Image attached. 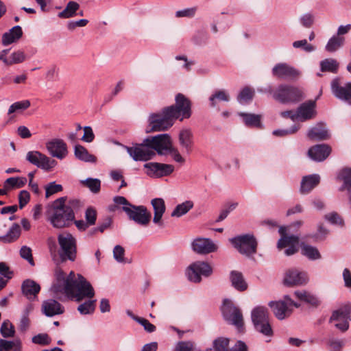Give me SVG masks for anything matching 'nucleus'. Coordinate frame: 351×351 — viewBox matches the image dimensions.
Returning a JSON list of instances; mask_svg holds the SVG:
<instances>
[{
  "label": "nucleus",
  "mask_w": 351,
  "mask_h": 351,
  "mask_svg": "<svg viewBox=\"0 0 351 351\" xmlns=\"http://www.w3.org/2000/svg\"><path fill=\"white\" fill-rule=\"evenodd\" d=\"M85 217L86 222L90 225L93 226L95 223L97 219V212L93 208H88L86 209L85 213Z\"/></svg>",
  "instance_id": "nucleus-57"
},
{
  "label": "nucleus",
  "mask_w": 351,
  "mask_h": 351,
  "mask_svg": "<svg viewBox=\"0 0 351 351\" xmlns=\"http://www.w3.org/2000/svg\"><path fill=\"white\" fill-rule=\"evenodd\" d=\"M0 332L3 337H12L14 335V328L9 320L4 321L1 326Z\"/></svg>",
  "instance_id": "nucleus-48"
},
{
  "label": "nucleus",
  "mask_w": 351,
  "mask_h": 351,
  "mask_svg": "<svg viewBox=\"0 0 351 351\" xmlns=\"http://www.w3.org/2000/svg\"><path fill=\"white\" fill-rule=\"evenodd\" d=\"M143 167L147 169V175L152 178L167 176L174 171L173 165L169 164L148 162L145 163Z\"/></svg>",
  "instance_id": "nucleus-16"
},
{
  "label": "nucleus",
  "mask_w": 351,
  "mask_h": 351,
  "mask_svg": "<svg viewBox=\"0 0 351 351\" xmlns=\"http://www.w3.org/2000/svg\"><path fill=\"white\" fill-rule=\"evenodd\" d=\"M25 159L30 164L44 171H49L57 165V162L38 151H29Z\"/></svg>",
  "instance_id": "nucleus-13"
},
{
  "label": "nucleus",
  "mask_w": 351,
  "mask_h": 351,
  "mask_svg": "<svg viewBox=\"0 0 351 351\" xmlns=\"http://www.w3.org/2000/svg\"><path fill=\"white\" fill-rule=\"evenodd\" d=\"M212 273V267L204 261L194 262L191 263L186 270L188 279L195 283H198L202 281V276L208 277Z\"/></svg>",
  "instance_id": "nucleus-12"
},
{
  "label": "nucleus",
  "mask_w": 351,
  "mask_h": 351,
  "mask_svg": "<svg viewBox=\"0 0 351 351\" xmlns=\"http://www.w3.org/2000/svg\"><path fill=\"white\" fill-rule=\"evenodd\" d=\"M193 207V203L191 201H186L176 206L171 213V217H180L187 213Z\"/></svg>",
  "instance_id": "nucleus-39"
},
{
  "label": "nucleus",
  "mask_w": 351,
  "mask_h": 351,
  "mask_svg": "<svg viewBox=\"0 0 351 351\" xmlns=\"http://www.w3.org/2000/svg\"><path fill=\"white\" fill-rule=\"evenodd\" d=\"M179 143L186 154H190L193 147V133L190 129L184 128L179 133Z\"/></svg>",
  "instance_id": "nucleus-26"
},
{
  "label": "nucleus",
  "mask_w": 351,
  "mask_h": 351,
  "mask_svg": "<svg viewBox=\"0 0 351 351\" xmlns=\"http://www.w3.org/2000/svg\"><path fill=\"white\" fill-rule=\"evenodd\" d=\"M243 117L245 123L249 126L258 127L261 125V117L254 114L240 113Z\"/></svg>",
  "instance_id": "nucleus-47"
},
{
  "label": "nucleus",
  "mask_w": 351,
  "mask_h": 351,
  "mask_svg": "<svg viewBox=\"0 0 351 351\" xmlns=\"http://www.w3.org/2000/svg\"><path fill=\"white\" fill-rule=\"evenodd\" d=\"M320 181L318 175L313 174L304 176L301 182L300 192L302 193H307L315 187Z\"/></svg>",
  "instance_id": "nucleus-29"
},
{
  "label": "nucleus",
  "mask_w": 351,
  "mask_h": 351,
  "mask_svg": "<svg viewBox=\"0 0 351 351\" xmlns=\"http://www.w3.org/2000/svg\"><path fill=\"white\" fill-rule=\"evenodd\" d=\"M29 193L25 190L21 191L19 195V208H23L29 201Z\"/></svg>",
  "instance_id": "nucleus-60"
},
{
  "label": "nucleus",
  "mask_w": 351,
  "mask_h": 351,
  "mask_svg": "<svg viewBox=\"0 0 351 351\" xmlns=\"http://www.w3.org/2000/svg\"><path fill=\"white\" fill-rule=\"evenodd\" d=\"M238 252L246 256H251L256 253L258 242L253 234L239 235L229 239Z\"/></svg>",
  "instance_id": "nucleus-8"
},
{
  "label": "nucleus",
  "mask_w": 351,
  "mask_h": 351,
  "mask_svg": "<svg viewBox=\"0 0 351 351\" xmlns=\"http://www.w3.org/2000/svg\"><path fill=\"white\" fill-rule=\"evenodd\" d=\"M307 136L313 141H325L330 138V134L326 125L319 123L309 129Z\"/></svg>",
  "instance_id": "nucleus-22"
},
{
  "label": "nucleus",
  "mask_w": 351,
  "mask_h": 351,
  "mask_svg": "<svg viewBox=\"0 0 351 351\" xmlns=\"http://www.w3.org/2000/svg\"><path fill=\"white\" fill-rule=\"evenodd\" d=\"M81 183L94 193H97L100 191L101 182L99 179L89 178L82 180Z\"/></svg>",
  "instance_id": "nucleus-46"
},
{
  "label": "nucleus",
  "mask_w": 351,
  "mask_h": 351,
  "mask_svg": "<svg viewBox=\"0 0 351 351\" xmlns=\"http://www.w3.org/2000/svg\"><path fill=\"white\" fill-rule=\"evenodd\" d=\"M124 254H125V250L122 246L117 245L114 247L113 256H114V258L117 262H119V263H124L125 262Z\"/></svg>",
  "instance_id": "nucleus-56"
},
{
  "label": "nucleus",
  "mask_w": 351,
  "mask_h": 351,
  "mask_svg": "<svg viewBox=\"0 0 351 351\" xmlns=\"http://www.w3.org/2000/svg\"><path fill=\"white\" fill-rule=\"evenodd\" d=\"M197 12V8H189L182 10H178L176 12V16L178 18L182 17H193Z\"/></svg>",
  "instance_id": "nucleus-55"
},
{
  "label": "nucleus",
  "mask_w": 351,
  "mask_h": 351,
  "mask_svg": "<svg viewBox=\"0 0 351 351\" xmlns=\"http://www.w3.org/2000/svg\"><path fill=\"white\" fill-rule=\"evenodd\" d=\"M80 5L75 1H69L65 8L58 14V16L62 19H68L75 16L76 12L79 10Z\"/></svg>",
  "instance_id": "nucleus-36"
},
{
  "label": "nucleus",
  "mask_w": 351,
  "mask_h": 351,
  "mask_svg": "<svg viewBox=\"0 0 351 351\" xmlns=\"http://www.w3.org/2000/svg\"><path fill=\"white\" fill-rule=\"evenodd\" d=\"M16 345L13 341L2 339H0V351L11 350Z\"/></svg>",
  "instance_id": "nucleus-63"
},
{
  "label": "nucleus",
  "mask_w": 351,
  "mask_h": 351,
  "mask_svg": "<svg viewBox=\"0 0 351 351\" xmlns=\"http://www.w3.org/2000/svg\"><path fill=\"white\" fill-rule=\"evenodd\" d=\"M332 148L327 144H319L312 146L308 151V156L317 162L325 160L330 154Z\"/></svg>",
  "instance_id": "nucleus-19"
},
{
  "label": "nucleus",
  "mask_w": 351,
  "mask_h": 351,
  "mask_svg": "<svg viewBox=\"0 0 351 351\" xmlns=\"http://www.w3.org/2000/svg\"><path fill=\"white\" fill-rule=\"evenodd\" d=\"M60 250L58 254L62 262L74 261L77 255L76 240L69 233L60 234L58 237Z\"/></svg>",
  "instance_id": "nucleus-7"
},
{
  "label": "nucleus",
  "mask_w": 351,
  "mask_h": 351,
  "mask_svg": "<svg viewBox=\"0 0 351 351\" xmlns=\"http://www.w3.org/2000/svg\"><path fill=\"white\" fill-rule=\"evenodd\" d=\"M169 134H160L145 138L141 143L134 144L132 147L125 146L128 154L135 161H147L156 154L162 155L172 146Z\"/></svg>",
  "instance_id": "nucleus-1"
},
{
  "label": "nucleus",
  "mask_w": 351,
  "mask_h": 351,
  "mask_svg": "<svg viewBox=\"0 0 351 351\" xmlns=\"http://www.w3.org/2000/svg\"><path fill=\"white\" fill-rule=\"evenodd\" d=\"M299 129L298 126L294 125L290 129L287 130H276L273 132V134L275 136H283L288 134H294Z\"/></svg>",
  "instance_id": "nucleus-62"
},
{
  "label": "nucleus",
  "mask_w": 351,
  "mask_h": 351,
  "mask_svg": "<svg viewBox=\"0 0 351 351\" xmlns=\"http://www.w3.org/2000/svg\"><path fill=\"white\" fill-rule=\"evenodd\" d=\"M251 317L256 331L265 336L271 337L273 330L269 321V313L266 307L256 306L252 311Z\"/></svg>",
  "instance_id": "nucleus-6"
},
{
  "label": "nucleus",
  "mask_w": 351,
  "mask_h": 351,
  "mask_svg": "<svg viewBox=\"0 0 351 351\" xmlns=\"http://www.w3.org/2000/svg\"><path fill=\"white\" fill-rule=\"evenodd\" d=\"M308 278L306 273L298 270H289L284 278V283L288 286L302 285L306 284Z\"/></svg>",
  "instance_id": "nucleus-21"
},
{
  "label": "nucleus",
  "mask_w": 351,
  "mask_h": 351,
  "mask_svg": "<svg viewBox=\"0 0 351 351\" xmlns=\"http://www.w3.org/2000/svg\"><path fill=\"white\" fill-rule=\"evenodd\" d=\"M23 294L29 300H34L40 291V285L32 280H25L21 285Z\"/></svg>",
  "instance_id": "nucleus-25"
},
{
  "label": "nucleus",
  "mask_w": 351,
  "mask_h": 351,
  "mask_svg": "<svg viewBox=\"0 0 351 351\" xmlns=\"http://www.w3.org/2000/svg\"><path fill=\"white\" fill-rule=\"evenodd\" d=\"M19 254L21 257L23 259L26 260L32 266L35 265L30 247L26 245L22 246L20 249Z\"/></svg>",
  "instance_id": "nucleus-51"
},
{
  "label": "nucleus",
  "mask_w": 351,
  "mask_h": 351,
  "mask_svg": "<svg viewBox=\"0 0 351 351\" xmlns=\"http://www.w3.org/2000/svg\"><path fill=\"white\" fill-rule=\"evenodd\" d=\"M45 197L48 198L51 195L62 191L63 187L61 184L51 182L45 186Z\"/></svg>",
  "instance_id": "nucleus-50"
},
{
  "label": "nucleus",
  "mask_w": 351,
  "mask_h": 351,
  "mask_svg": "<svg viewBox=\"0 0 351 351\" xmlns=\"http://www.w3.org/2000/svg\"><path fill=\"white\" fill-rule=\"evenodd\" d=\"M43 313L47 317L60 315L64 312V307L56 300L50 299L44 301L42 305Z\"/></svg>",
  "instance_id": "nucleus-23"
},
{
  "label": "nucleus",
  "mask_w": 351,
  "mask_h": 351,
  "mask_svg": "<svg viewBox=\"0 0 351 351\" xmlns=\"http://www.w3.org/2000/svg\"><path fill=\"white\" fill-rule=\"evenodd\" d=\"M23 36L22 28L19 25H16L11 28L8 32H5L2 36V45L3 46L9 45L16 42Z\"/></svg>",
  "instance_id": "nucleus-27"
},
{
  "label": "nucleus",
  "mask_w": 351,
  "mask_h": 351,
  "mask_svg": "<svg viewBox=\"0 0 351 351\" xmlns=\"http://www.w3.org/2000/svg\"><path fill=\"white\" fill-rule=\"evenodd\" d=\"M0 274L1 276H3L5 278H6L8 280H10L13 276V271L10 270L8 265L3 263H0Z\"/></svg>",
  "instance_id": "nucleus-61"
},
{
  "label": "nucleus",
  "mask_w": 351,
  "mask_h": 351,
  "mask_svg": "<svg viewBox=\"0 0 351 351\" xmlns=\"http://www.w3.org/2000/svg\"><path fill=\"white\" fill-rule=\"evenodd\" d=\"M193 250L199 254H208L217 251V246L207 238H197L192 242Z\"/></svg>",
  "instance_id": "nucleus-18"
},
{
  "label": "nucleus",
  "mask_w": 351,
  "mask_h": 351,
  "mask_svg": "<svg viewBox=\"0 0 351 351\" xmlns=\"http://www.w3.org/2000/svg\"><path fill=\"white\" fill-rule=\"evenodd\" d=\"M21 230L18 223H13L8 232L0 236V242L3 243H11L16 241L21 235Z\"/></svg>",
  "instance_id": "nucleus-30"
},
{
  "label": "nucleus",
  "mask_w": 351,
  "mask_h": 351,
  "mask_svg": "<svg viewBox=\"0 0 351 351\" xmlns=\"http://www.w3.org/2000/svg\"><path fill=\"white\" fill-rule=\"evenodd\" d=\"M95 300L86 301L78 306L77 311L82 315L92 314L95 309Z\"/></svg>",
  "instance_id": "nucleus-45"
},
{
  "label": "nucleus",
  "mask_w": 351,
  "mask_h": 351,
  "mask_svg": "<svg viewBox=\"0 0 351 351\" xmlns=\"http://www.w3.org/2000/svg\"><path fill=\"white\" fill-rule=\"evenodd\" d=\"M270 94L273 99L281 104H295L303 98L302 91L298 87L287 84H280L275 90L269 86L264 91Z\"/></svg>",
  "instance_id": "nucleus-4"
},
{
  "label": "nucleus",
  "mask_w": 351,
  "mask_h": 351,
  "mask_svg": "<svg viewBox=\"0 0 351 351\" xmlns=\"http://www.w3.org/2000/svg\"><path fill=\"white\" fill-rule=\"evenodd\" d=\"M66 286L57 285L53 287L54 296L62 300V296L65 295L70 300L80 302L83 299L92 298L95 295L94 289L89 282L80 274L75 278L73 271H71L66 277Z\"/></svg>",
  "instance_id": "nucleus-2"
},
{
  "label": "nucleus",
  "mask_w": 351,
  "mask_h": 351,
  "mask_svg": "<svg viewBox=\"0 0 351 351\" xmlns=\"http://www.w3.org/2000/svg\"><path fill=\"white\" fill-rule=\"evenodd\" d=\"M115 201L119 204H123L122 210L126 213L130 220L142 226L149 223L151 214L147 212L145 206L133 205L125 197H117Z\"/></svg>",
  "instance_id": "nucleus-5"
},
{
  "label": "nucleus",
  "mask_w": 351,
  "mask_h": 351,
  "mask_svg": "<svg viewBox=\"0 0 351 351\" xmlns=\"http://www.w3.org/2000/svg\"><path fill=\"white\" fill-rule=\"evenodd\" d=\"M351 314V304H346L339 308L337 310H335L332 312V315L330 318V322H332L334 321H344L348 320L350 318V315Z\"/></svg>",
  "instance_id": "nucleus-31"
},
{
  "label": "nucleus",
  "mask_w": 351,
  "mask_h": 351,
  "mask_svg": "<svg viewBox=\"0 0 351 351\" xmlns=\"http://www.w3.org/2000/svg\"><path fill=\"white\" fill-rule=\"evenodd\" d=\"M315 101L303 103L298 109L297 118H299L302 121L312 119L315 115Z\"/></svg>",
  "instance_id": "nucleus-24"
},
{
  "label": "nucleus",
  "mask_w": 351,
  "mask_h": 351,
  "mask_svg": "<svg viewBox=\"0 0 351 351\" xmlns=\"http://www.w3.org/2000/svg\"><path fill=\"white\" fill-rule=\"evenodd\" d=\"M339 178L343 181V185L340 188V191H343L345 189L348 191H351V168L343 169L339 174Z\"/></svg>",
  "instance_id": "nucleus-40"
},
{
  "label": "nucleus",
  "mask_w": 351,
  "mask_h": 351,
  "mask_svg": "<svg viewBox=\"0 0 351 351\" xmlns=\"http://www.w3.org/2000/svg\"><path fill=\"white\" fill-rule=\"evenodd\" d=\"M269 306L271 308L274 315L280 320H282L291 315L293 309L289 308L286 300L282 301H271Z\"/></svg>",
  "instance_id": "nucleus-20"
},
{
  "label": "nucleus",
  "mask_w": 351,
  "mask_h": 351,
  "mask_svg": "<svg viewBox=\"0 0 351 351\" xmlns=\"http://www.w3.org/2000/svg\"><path fill=\"white\" fill-rule=\"evenodd\" d=\"M75 156L84 162L95 163L97 161V158L89 154L88 150L81 145H76L74 147Z\"/></svg>",
  "instance_id": "nucleus-32"
},
{
  "label": "nucleus",
  "mask_w": 351,
  "mask_h": 351,
  "mask_svg": "<svg viewBox=\"0 0 351 351\" xmlns=\"http://www.w3.org/2000/svg\"><path fill=\"white\" fill-rule=\"evenodd\" d=\"M175 351H195V344L191 341H182L178 342Z\"/></svg>",
  "instance_id": "nucleus-52"
},
{
  "label": "nucleus",
  "mask_w": 351,
  "mask_h": 351,
  "mask_svg": "<svg viewBox=\"0 0 351 351\" xmlns=\"http://www.w3.org/2000/svg\"><path fill=\"white\" fill-rule=\"evenodd\" d=\"M301 253L311 260H317L321 258L320 253L318 250L313 246L309 245L304 243L300 244Z\"/></svg>",
  "instance_id": "nucleus-37"
},
{
  "label": "nucleus",
  "mask_w": 351,
  "mask_h": 351,
  "mask_svg": "<svg viewBox=\"0 0 351 351\" xmlns=\"http://www.w3.org/2000/svg\"><path fill=\"white\" fill-rule=\"evenodd\" d=\"M191 101L183 94L178 93L176 97L175 105L166 107L174 119H188L191 115Z\"/></svg>",
  "instance_id": "nucleus-10"
},
{
  "label": "nucleus",
  "mask_w": 351,
  "mask_h": 351,
  "mask_svg": "<svg viewBox=\"0 0 351 351\" xmlns=\"http://www.w3.org/2000/svg\"><path fill=\"white\" fill-rule=\"evenodd\" d=\"M26 59V56L22 51H17L13 52L9 58H4L3 62L8 66L19 64L24 62Z\"/></svg>",
  "instance_id": "nucleus-41"
},
{
  "label": "nucleus",
  "mask_w": 351,
  "mask_h": 351,
  "mask_svg": "<svg viewBox=\"0 0 351 351\" xmlns=\"http://www.w3.org/2000/svg\"><path fill=\"white\" fill-rule=\"evenodd\" d=\"M230 350L231 351H248V347L244 341H243L241 340H238V341H237V342L235 343L234 346H232L230 348Z\"/></svg>",
  "instance_id": "nucleus-64"
},
{
  "label": "nucleus",
  "mask_w": 351,
  "mask_h": 351,
  "mask_svg": "<svg viewBox=\"0 0 351 351\" xmlns=\"http://www.w3.org/2000/svg\"><path fill=\"white\" fill-rule=\"evenodd\" d=\"M330 88L336 98L351 104V82L342 85L339 78L336 77L331 82Z\"/></svg>",
  "instance_id": "nucleus-14"
},
{
  "label": "nucleus",
  "mask_w": 351,
  "mask_h": 351,
  "mask_svg": "<svg viewBox=\"0 0 351 351\" xmlns=\"http://www.w3.org/2000/svg\"><path fill=\"white\" fill-rule=\"evenodd\" d=\"M254 97V91L248 88H244L238 96V100L239 102L249 101L252 99Z\"/></svg>",
  "instance_id": "nucleus-53"
},
{
  "label": "nucleus",
  "mask_w": 351,
  "mask_h": 351,
  "mask_svg": "<svg viewBox=\"0 0 351 351\" xmlns=\"http://www.w3.org/2000/svg\"><path fill=\"white\" fill-rule=\"evenodd\" d=\"M152 205L154 211L153 222L162 226L161 219L166 209L165 201L162 198H155L152 200Z\"/></svg>",
  "instance_id": "nucleus-28"
},
{
  "label": "nucleus",
  "mask_w": 351,
  "mask_h": 351,
  "mask_svg": "<svg viewBox=\"0 0 351 351\" xmlns=\"http://www.w3.org/2000/svg\"><path fill=\"white\" fill-rule=\"evenodd\" d=\"M66 197L56 199L49 210V221L56 228L69 226L75 218V214L71 206H65Z\"/></svg>",
  "instance_id": "nucleus-3"
},
{
  "label": "nucleus",
  "mask_w": 351,
  "mask_h": 351,
  "mask_svg": "<svg viewBox=\"0 0 351 351\" xmlns=\"http://www.w3.org/2000/svg\"><path fill=\"white\" fill-rule=\"evenodd\" d=\"M230 280L232 286L239 291H244L247 287L242 274L239 271H232L230 273Z\"/></svg>",
  "instance_id": "nucleus-34"
},
{
  "label": "nucleus",
  "mask_w": 351,
  "mask_h": 351,
  "mask_svg": "<svg viewBox=\"0 0 351 351\" xmlns=\"http://www.w3.org/2000/svg\"><path fill=\"white\" fill-rule=\"evenodd\" d=\"M46 148L52 157L64 158L68 154L67 145L60 138H54L46 143Z\"/></svg>",
  "instance_id": "nucleus-17"
},
{
  "label": "nucleus",
  "mask_w": 351,
  "mask_h": 351,
  "mask_svg": "<svg viewBox=\"0 0 351 351\" xmlns=\"http://www.w3.org/2000/svg\"><path fill=\"white\" fill-rule=\"evenodd\" d=\"M229 95L224 90H219L216 91L214 94H213L210 98V102L212 107H215L217 106V101H229Z\"/></svg>",
  "instance_id": "nucleus-44"
},
{
  "label": "nucleus",
  "mask_w": 351,
  "mask_h": 351,
  "mask_svg": "<svg viewBox=\"0 0 351 351\" xmlns=\"http://www.w3.org/2000/svg\"><path fill=\"white\" fill-rule=\"evenodd\" d=\"M32 342L36 344L47 346L51 343V339L47 334H38L32 338Z\"/></svg>",
  "instance_id": "nucleus-54"
},
{
  "label": "nucleus",
  "mask_w": 351,
  "mask_h": 351,
  "mask_svg": "<svg viewBox=\"0 0 351 351\" xmlns=\"http://www.w3.org/2000/svg\"><path fill=\"white\" fill-rule=\"evenodd\" d=\"M174 118L167 110L162 109L160 113H153L149 117V132L165 131L170 128L174 122Z\"/></svg>",
  "instance_id": "nucleus-9"
},
{
  "label": "nucleus",
  "mask_w": 351,
  "mask_h": 351,
  "mask_svg": "<svg viewBox=\"0 0 351 351\" xmlns=\"http://www.w3.org/2000/svg\"><path fill=\"white\" fill-rule=\"evenodd\" d=\"M27 178L23 176L11 177L3 182L4 188L10 191L15 189L23 188L27 184Z\"/></svg>",
  "instance_id": "nucleus-33"
},
{
  "label": "nucleus",
  "mask_w": 351,
  "mask_h": 351,
  "mask_svg": "<svg viewBox=\"0 0 351 351\" xmlns=\"http://www.w3.org/2000/svg\"><path fill=\"white\" fill-rule=\"evenodd\" d=\"M223 318L230 324L235 326L239 332L243 331V319L241 311L229 300L223 301L221 308Z\"/></svg>",
  "instance_id": "nucleus-11"
},
{
  "label": "nucleus",
  "mask_w": 351,
  "mask_h": 351,
  "mask_svg": "<svg viewBox=\"0 0 351 351\" xmlns=\"http://www.w3.org/2000/svg\"><path fill=\"white\" fill-rule=\"evenodd\" d=\"M55 276H56V282L53 284V285L51 288V291L53 293V295H54V289H53L54 287H56L57 285H60V287L66 286L65 285V284H66L65 273L61 269L57 268L56 269Z\"/></svg>",
  "instance_id": "nucleus-49"
},
{
  "label": "nucleus",
  "mask_w": 351,
  "mask_h": 351,
  "mask_svg": "<svg viewBox=\"0 0 351 351\" xmlns=\"http://www.w3.org/2000/svg\"><path fill=\"white\" fill-rule=\"evenodd\" d=\"M344 38L339 36H333L328 41L325 49L328 52L333 53L340 49L344 43Z\"/></svg>",
  "instance_id": "nucleus-38"
},
{
  "label": "nucleus",
  "mask_w": 351,
  "mask_h": 351,
  "mask_svg": "<svg viewBox=\"0 0 351 351\" xmlns=\"http://www.w3.org/2000/svg\"><path fill=\"white\" fill-rule=\"evenodd\" d=\"M300 22L302 25L306 27L309 28L311 27L313 23H314V16L312 14L307 13L304 15H302L300 17Z\"/></svg>",
  "instance_id": "nucleus-59"
},
{
  "label": "nucleus",
  "mask_w": 351,
  "mask_h": 351,
  "mask_svg": "<svg viewBox=\"0 0 351 351\" xmlns=\"http://www.w3.org/2000/svg\"><path fill=\"white\" fill-rule=\"evenodd\" d=\"M30 105V101L27 99L14 102L9 107L8 114H12L13 113L21 112L27 109Z\"/></svg>",
  "instance_id": "nucleus-42"
},
{
  "label": "nucleus",
  "mask_w": 351,
  "mask_h": 351,
  "mask_svg": "<svg viewBox=\"0 0 351 351\" xmlns=\"http://www.w3.org/2000/svg\"><path fill=\"white\" fill-rule=\"evenodd\" d=\"M230 339L226 337H220L215 339L213 343L214 351H231L229 348Z\"/></svg>",
  "instance_id": "nucleus-43"
},
{
  "label": "nucleus",
  "mask_w": 351,
  "mask_h": 351,
  "mask_svg": "<svg viewBox=\"0 0 351 351\" xmlns=\"http://www.w3.org/2000/svg\"><path fill=\"white\" fill-rule=\"evenodd\" d=\"M272 75L280 80H295L300 75V72L287 63H278L271 70Z\"/></svg>",
  "instance_id": "nucleus-15"
},
{
  "label": "nucleus",
  "mask_w": 351,
  "mask_h": 351,
  "mask_svg": "<svg viewBox=\"0 0 351 351\" xmlns=\"http://www.w3.org/2000/svg\"><path fill=\"white\" fill-rule=\"evenodd\" d=\"M339 66V62L337 60L333 58H326L320 62V68L322 72L337 73L338 72Z\"/></svg>",
  "instance_id": "nucleus-35"
},
{
  "label": "nucleus",
  "mask_w": 351,
  "mask_h": 351,
  "mask_svg": "<svg viewBox=\"0 0 351 351\" xmlns=\"http://www.w3.org/2000/svg\"><path fill=\"white\" fill-rule=\"evenodd\" d=\"M84 135L82 137V140L86 143H91L95 138V134L93 132L91 127L84 126L83 128Z\"/></svg>",
  "instance_id": "nucleus-58"
}]
</instances>
